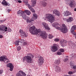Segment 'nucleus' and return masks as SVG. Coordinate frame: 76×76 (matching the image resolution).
I'll list each match as a JSON object with an SVG mask.
<instances>
[{"mask_svg": "<svg viewBox=\"0 0 76 76\" xmlns=\"http://www.w3.org/2000/svg\"><path fill=\"white\" fill-rule=\"evenodd\" d=\"M29 30L31 34L34 35V34L37 35L38 33H39V34H38L39 37L40 36L41 38H43V39L47 38V35H45V33H44L42 31H41L40 29H36L35 30V26H32L30 27Z\"/></svg>", "mask_w": 76, "mask_h": 76, "instance_id": "obj_1", "label": "nucleus"}, {"mask_svg": "<svg viewBox=\"0 0 76 76\" xmlns=\"http://www.w3.org/2000/svg\"><path fill=\"white\" fill-rule=\"evenodd\" d=\"M34 56L32 54H29L27 56H25L23 58V61H26L28 63H31L32 62V59L34 58Z\"/></svg>", "mask_w": 76, "mask_h": 76, "instance_id": "obj_2", "label": "nucleus"}, {"mask_svg": "<svg viewBox=\"0 0 76 76\" xmlns=\"http://www.w3.org/2000/svg\"><path fill=\"white\" fill-rule=\"evenodd\" d=\"M57 29L61 30V31L64 34H65L67 32V28L64 24L62 25L61 28L59 27H56Z\"/></svg>", "mask_w": 76, "mask_h": 76, "instance_id": "obj_3", "label": "nucleus"}, {"mask_svg": "<svg viewBox=\"0 0 76 76\" xmlns=\"http://www.w3.org/2000/svg\"><path fill=\"white\" fill-rule=\"evenodd\" d=\"M46 18L49 20L50 22L53 23V21L54 20L55 17L53 15L48 14H46Z\"/></svg>", "mask_w": 76, "mask_h": 76, "instance_id": "obj_4", "label": "nucleus"}, {"mask_svg": "<svg viewBox=\"0 0 76 76\" xmlns=\"http://www.w3.org/2000/svg\"><path fill=\"white\" fill-rule=\"evenodd\" d=\"M0 31H8V32H12V29L10 28H9L7 29V28L6 26L4 25H1L0 26Z\"/></svg>", "mask_w": 76, "mask_h": 76, "instance_id": "obj_5", "label": "nucleus"}, {"mask_svg": "<svg viewBox=\"0 0 76 76\" xmlns=\"http://www.w3.org/2000/svg\"><path fill=\"white\" fill-rule=\"evenodd\" d=\"M17 14L18 15H20V16H22L23 18L24 19H25L26 18V15L25 13V11H23L22 10H19L17 12Z\"/></svg>", "mask_w": 76, "mask_h": 76, "instance_id": "obj_6", "label": "nucleus"}, {"mask_svg": "<svg viewBox=\"0 0 76 76\" xmlns=\"http://www.w3.org/2000/svg\"><path fill=\"white\" fill-rule=\"evenodd\" d=\"M58 49V45L56 44H53L51 48V50L52 52H55Z\"/></svg>", "mask_w": 76, "mask_h": 76, "instance_id": "obj_7", "label": "nucleus"}, {"mask_svg": "<svg viewBox=\"0 0 76 76\" xmlns=\"http://www.w3.org/2000/svg\"><path fill=\"white\" fill-rule=\"evenodd\" d=\"M68 44L70 48H75L76 47V44L72 41H69L68 42Z\"/></svg>", "mask_w": 76, "mask_h": 76, "instance_id": "obj_8", "label": "nucleus"}, {"mask_svg": "<svg viewBox=\"0 0 76 76\" xmlns=\"http://www.w3.org/2000/svg\"><path fill=\"white\" fill-rule=\"evenodd\" d=\"M53 69H55V71L57 72H59L61 71V68L58 66L55 65H53Z\"/></svg>", "mask_w": 76, "mask_h": 76, "instance_id": "obj_9", "label": "nucleus"}, {"mask_svg": "<svg viewBox=\"0 0 76 76\" xmlns=\"http://www.w3.org/2000/svg\"><path fill=\"white\" fill-rule=\"evenodd\" d=\"M70 65L72 69H74V71L76 73V65L73 64V61H71L70 62Z\"/></svg>", "mask_w": 76, "mask_h": 76, "instance_id": "obj_10", "label": "nucleus"}, {"mask_svg": "<svg viewBox=\"0 0 76 76\" xmlns=\"http://www.w3.org/2000/svg\"><path fill=\"white\" fill-rule=\"evenodd\" d=\"M8 60V58H7V56H3L0 57V61H4Z\"/></svg>", "mask_w": 76, "mask_h": 76, "instance_id": "obj_11", "label": "nucleus"}, {"mask_svg": "<svg viewBox=\"0 0 76 76\" xmlns=\"http://www.w3.org/2000/svg\"><path fill=\"white\" fill-rule=\"evenodd\" d=\"M7 67H10V71H12L13 69V68L14 66H13V65L12 63H9L7 64Z\"/></svg>", "mask_w": 76, "mask_h": 76, "instance_id": "obj_12", "label": "nucleus"}, {"mask_svg": "<svg viewBox=\"0 0 76 76\" xmlns=\"http://www.w3.org/2000/svg\"><path fill=\"white\" fill-rule=\"evenodd\" d=\"M69 6L71 8L75 7V1L73 0L70 1L69 4Z\"/></svg>", "mask_w": 76, "mask_h": 76, "instance_id": "obj_13", "label": "nucleus"}, {"mask_svg": "<svg viewBox=\"0 0 76 76\" xmlns=\"http://www.w3.org/2000/svg\"><path fill=\"white\" fill-rule=\"evenodd\" d=\"M20 35L21 36H23V37H27V35L25 33V31H23L22 30H20Z\"/></svg>", "mask_w": 76, "mask_h": 76, "instance_id": "obj_14", "label": "nucleus"}, {"mask_svg": "<svg viewBox=\"0 0 76 76\" xmlns=\"http://www.w3.org/2000/svg\"><path fill=\"white\" fill-rule=\"evenodd\" d=\"M53 14L55 15L56 16H60V12L57 10H54L53 11Z\"/></svg>", "mask_w": 76, "mask_h": 76, "instance_id": "obj_15", "label": "nucleus"}, {"mask_svg": "<svg viewBox=\"0 0 76 76\" xmlns=\"http://www.w3.org/2000/svg\"><path fill=\"white\" fill-rule=\"evenodd\" d=\"M42 25L46 29H47V30H50V28H49V27H48V24H47L45 22H43L42 23Z\"/></svg>", "mask_w": 76, "mask_h": 76, "instance_id": "obj_16", "label": "nucleus"}, {"mask_svg": "<svg viewBox=\"0 0 76 76\" xmlns=\"http://www.w3.org/2000/svg\"><path fill=\"white\" fill-rule=\"evenodd\" d=\"M38 62L39 64H42L44 63V58L42 57H40L39 59Z\"/></svg>", "mask_w": 76, "mask_h": 76, "instance_id": "obj_17", "label": "nucleus"}, {"mask_svg": "<svg viewBox=\"0 0 76 76\" xmlns=\"http://www.w3.org/2000/svg\"><path fill=\"white\" fill-rule=\"evenodd\" d=\"M76 30V25H74L71 27V33H74L75 32V30Z\"/></svg>", "mask_w": 76, "mask_h": 76, "instance_id": "obj_18", "label": "nucleus"}, {"mask_svg": "<svg viewBox=\"0 0 76 76\" xmlns=\"http://www.w3.org/2000/svg\"><path fill=\"white\" fill-rule=\"evenodd\" d=\"M22 75L20 73H17L16 74V76H26V74L23 72V71H21Z\"/></svg>", "mask_w": 76, "mask_h": 76, "instance_id": "obj_19", "label": "nucleus"}, {"mask_svg": "<svg viewBox=\"0 0 76 76\" xmlns=\"http://www.w3.org/2000/svg\"><path fill=\"white\" fill-rule=\"evenodd\" d=\"M72 12L70 11H66L65 12L64 15L65 16H68L69 15H72Z\"/></svg>", "mask_w": 76, "mask_h": 76, "instance_id": "obj_20", "label": "nucleus"}, {"mask_svg": "<svg viewBox=\"0 0 76 76\" xmlns=\"http://www.w3.org/2000/svg\"><path fill=\"white\" fill-rule=\"evenodd\" d=\"M39 3L40 5L43 7H45L47 5V3L44 1H41Z\"/></svg>", "mask_w": 76, "mask_h": 76, "instance_id": "obj_21", "label": "nucleus"}, {"mask_svg": "<svg viewBox=\"0 0 76 76\" xmlns=\"http://www.w3.org/2000/svg\"><path fill=\"white\" fill-rule=\"evenodd\" d=\"M31 2V6L32 7H34L36 5V2H37V0H32Z\"/></svg>", "mask_w": 76, "mask_h": 76, "instance_id": "obj_22", "label": "nucleus"}, {"mask_svg": "<svg viewBox=\"0 0 76 76\" xmlns=\"http://www.w3.org/2000/svg\"><path fill=\"white\" fill-rule=\"evenodd\" d=\"M2 4H3L4 5H5L6 6H10V4L9 3H7V2L5 1V0H4L1 2Z\"/></svg>", "mask_w": 76, "mask_h": 76, "instance_id": "obj_23", "label": "nucleus"}, {"mask_svg": "<svg viewBox=\"0 0 76 76\" xmlns=\"http://www.w3.org/2000/svg\"><path fill=\"white\" fill-rule=\"evenodd\" d=\"M33 17L32 18V19H33V20L34 19V20H36V19H37L38 18V15H37L35 13H34L33 14Z\"/></svg>", "mask_w": 76, "mask_h": 76, "instance_id": "obj_24", "label": "nucleus"}, {"mask_svg": "<svg viewBox=\"0 0 76 76\" xmlns=\"http://www.w3.org/2000/svg\"><path fill=\"white\" fill-rule=\"evenodd\" d=\"M73 18L72 17H70L67 19L66 21L68 22H71L73 21Z\"/></svg>", "mask_w": 76, "mask_h": 76, "instance_id": "obj_25", "label": "nucleus"}, {"mask_svg": "<svg viewBox=\"0 0 76 76\" xmlns=\"http://www.w3.org/2000/svg\"><path fill=\"white\" fill-rule=\"evenodd\" d=\"M32 21H34V19L33 18L31 19H26V22L27 23H31V22H32Z\"/></svg>", "mask_w": 76, "mask_h": 76, "instance_id": "obj_26", "label": "nucleus"}, {"mask_svg": "<svg viewBox=\"0 0 76 76\" xmlns=\"http://www.w3.org/2000/svg\"><path fill=\"white\" fill-rule=\"evenodd\" d=\"M24 13H26L27 15H31V12L28 10H25L24 11Z\"/></svg>", "mask_w": 76, "mask_h": 76, "instance_id": "obj_27", "label": "nucleus"}, {"mask_svg": "<svg viewBox=\"0 0 76 76\" xmlns=\"http://www.w3.org/2000/svg\"><path fill=\"white\" fill-rule=\"evenodd\" d=\"M71 56V58L73 59L74 58H75L76 57V55L74 53H72L70 55Z\"/></svg>", "mask_w": 76, "mask_h": 76, "instance_id": "obj_28", "label": "nucleus"}, {"mask_svg": "<svg viewBox=\"0 0 76 76\" xmlns=\"http://www.w3.org/2000/svg\"><path fill=\"white\" fill-rule=\"evenodd\" d=\"M60 63V60H56L55 61V64L57 65H58Z\"/></svg>", "mask_w": 76, "mask_h": 76, "instance_id": "obj_29", "label": "nucleus"}, {"mask_svg": "<svg viewBox=\"0 0 76 76\" xmlns=\"http://www.w3.org/2000/svg\"><path fill=\"white\" fill-rule=\"evenodd\" d=\"M58 25V23H55L53 24L52 26L55 27V28H56V26H57Z\"/></svg>", "mask_w": 76, "mask_h": 76, "instance_id": "obj_30", "label": "nucleus"}, {"mask_svg": "<svg viewBox=\"0 0 76 76\" xmlns=\"http://www.w3.org/2000/svg\"><path fill=\"white\" fill-rule=\"evenodd\" d=\"M26 5V6H28L29 9L30 10L31 8H32V7L31 6V5H30V4H25Z\"/></svg>", "mask_w": 76, "mask_h": 76, "instance_id": "obj_31", "label": "nucleus"}, {"mask_svg": "<svg viewBox=\"0 0 76 76\" xmlns=\"http://www.w3.org/2000/svg\"><path fill=\"white\" fill-rule=\"evenodd\" d=\"M19 42H20L21 43H23V41H25L23 39H20L19 40H18Z\"/></svg>", "mask_w": 76, "mask_h": 76, "instance_id": "obj_32", "label": "nucleus"}, {"mask_svg": "<svg viewBox=\"0 0 76 76\" xmlns=\"http://www.w3.org/2000/svg\"><path fill=\"white\" fill-rule=\"evenodd\" d=\"M19 41L18 40V41L16 40V41H15V44L16 45H19Z\"/></svg>", "mask_w": 76, "mask_h": 76, "instance_id": "obj_33", "label": "nucleus"}, {"mask_svg": "<svg viewBox=\"0 0 76 76\" xmlns=\"http://www.w3.org/2000/svg\"><path fill=\"white\" fill-rule=\"evenodd\" d=\"M75 73V72L74 71H73L72 72V71H69L68 74L69 75H72V74H73V73Z\"/></svg>", "mask_w": 76, "mask_h": 76, "instance_id": "obj_34", "label": "nucleus"}, {"mask_svg": "<svg viewBox=\"0 0 76 76\" xmlns=\"http://www.w3.org/2000/svg\"><path fill=\"white\" fill-rule=\"evenodd\" d=\"M64 41L65 40H64L63 41H61V46L62 47H64Z\"/></svg>", "mask_w": 76, "mask_h": 76, "instance_id": "obj_35", "label": "nucleus"}, {"mask_svg": "<svg viewBox=\"0 0 76 76\" xmlns=\"http://www.w3.org/2000/svg\"><path fill=\"white\" fill-rule=\"evenodd\" d=\"M30 10L31 11V12H32V13H35V11L34 9V8H33L32 7L31 8Z\"/></svg>", "mask_w": 76, "mask_h": 76, "instance_id": "obj_36", "label": "nucleus"}, {"mask_svg": "<svg viewBox=\"0 0 76 76\" xmlns=\"http://www.w3.org/2000/svg\"><path fill=\"white\" fill-rule=\"evenodd\" d=\"M28 0H23V2L26 4H28Z\"/></svg>", "mask_w": 76, "mask_h": 76, "instance_id": "obj_37", "label": "nucleus"}, {"mask_svg": "<svg viewBox=\"0 0 76 76\" xmlns=\"http://www.w3.org/2000/svg\"><path fill=\"white\" fill-rule=\"evenodd\" d=\"M57 55H61V54H62V53H61V52H59V51H58V52H57L56 53Z\"/></svg>", "mask_w": 76, "mask_h": 76, "instance_id": "obj_38", "label": "nucleus"}, {"mask_svg": "<svg viewBox=\"0 0 76 76\" xmlns=\"http://www.w3.org/2000/svg\"><path fill=\"white\" fill-rule=\"evenodd\" d=\"M48 37L49 38H50V39H51V38L53 37V35H51L50 34H49L48 35Z\"/></svg>", "mask_w": 76, "mask_h": 76, "instance_id": "obj_39", "label": "nucleus"}, {"mask_svg": "<svg viewBox=\"0 0 76 76\" xmlns=\"http://www.w3.org/2000/svg\"><path fill=\"white\" fill-rule=\"evenodd\" d=\"M68 60H69V58H65L64 59V62H66V61H68Z\"/></svg>", "mask_w": 76, "mask_h": 76, "instance_id": "obj_40", "label": "nucleus"}, {"mask_svg": "<svg viewBox=\"0 0 76 76\" xmlns=\"http://www.w3.org/2000/svg\"><path fill=\"white\" fill-rule=\"evenodd\" d=\"M21 48L19 46L17 47V50L18 51H20V50Z\"/></svg>", "mask_w": 76, "mask_h": 76, "instance_id": "obj_41", "label": "nucleus"}, {"mask_svg": "<svg viewBox=\"0 0 76 76\" xmlns=\"http://www.w3.org/2000/svg\"><path fill=\"white\" fill-rule=\"evenodd\" d=\"M60 51L62 53H63V52H64V49L61 48L60 49Z\"/></svg>", "mask_w": 76, "mask_h": 76, "instance_id": "obj_42", "label": "nucleus"}, {"mask_svg": "<svg viewBox=\"0 0 76 76\" xmlns=\"http://www.w3.org/2000/svg\"><path fill=\"white\" fill-rule=\"evenodd\" d=\"M54 41L55 42H58L59 41V39L58 38H56L54 39Z\"/></svg>", "mask_w": 76, "mask_h": 76, "instance_id": "obj_43", "label": "nucleus"}, {"mask_svg": "<svg viewBox=\"0 0 76 76\" xmlns=\"http://www.w3.org/2000/svg\"><path fill=\"white\" fill-rule=\"evenodd\" d=\"M72 34H73V35H74L75 37V38L76 39V33L75 32L73 33H72Z\"/></svg>", "mask_w": 76, "mask_h": 76, "instance_id": "obj_44", "label": "nucleus"}, {"mask_svg": "<svg viewBox=\"0 0 76 76\" xmlns=\"http://www.w3.org/2000/svg\"><path fill=\"white\" fill-rule=\"evenodd\" d=\"M23 45H26V44H27V43H26V42H25V41H23Z\"/></svg>", "mask_w": 76, "mask_h": 76, "instance_id": "obj_45", "label": "nucleus"}, {"mask_svg": "<svg viewBox=\"0 0 76 76\" xmlns=\"http://www.w3.org/2000/svg\"><path fill=\"white\" fill-rule=\"evenodd\" d=\"M11 10H12L10 9L7 10V11L8 12V13H9V12H10V11H11Z\"/></svg>", "mask_w": 76, "mask_h": 76, "instance_id": "obj_46", "label": "nucleus"}, {"mask_svg": "<svg viewBox=\"0 0 76 76\" xmlns=\"http://www.w3.org/2000/svg\"><path fill=\"white\" fill-rule=\"evenodd\" d=\"M6 20V19H5L3 20H1V22H4V21H5V20Z\"/></svg>", "mask_w": 76, "mask_h": 76, "instance_id": "obj_47", "label": "nucleus"}, {"mask_svg": "<svg viewBox=\"0 0 76 76\" xmlns=\"http://www.w3.org/2000/svg\"><path fill=\"white\" fill-rule=\"evenodd\" d=\"M18 2L19 3H22V1H21L20 0H18Z\"/></svg>", "mask_w": 76, "mask_h": 76, "instance_id": "obj_48", "label": "nucleus"}, {"mask_svg": "<svg viewBox=\"0 0 76 76\" xmlns=\"http://www.w3.org/2000/svg\"><path fill=\"white\" fill-rule=\"evenodd\" d=\"M3 73V70H0V74H1Z\"/></svg>", "mask_w": 76, "mask_h": 76, "instance_id": "obj_49", "label": "nucleus"}, {"mask_svg": "<svg viewBox=\"0 0 76 76\" xmlns=\"http://www.w3.org/2000/svg\"><path fill=\"white\" fill-rule=\"evenodd\" d=\"M3 38V36L1 35H0V38Z\"/></svg>", "mask_w": 76, "mask_h": 76, "instance_id": "obj_50", "label": "nucleus"}, {"mask_svg": "<svg viewBox=\"0 0 76 76\" xmlns=\"http://www.w3.org/2000/svg\"><path fill=\"white\" fill-rule=\"evenodd\" d=\"M10 61H7V63H8L9 62H10Z\"/></svg>", "mask_w": 76, "mask_h": 76, "instance_id": "obj_51", "label": "nucleus"}, {"mask_svg": "<svg viewBox=\"0 0 76 76\" xmlns=\"http://www.w3.org/2000/svg\"><path fill=\"white\" fill-rule=\"evenodd\" d=\"M74 11H76V8H74Z\"/></svg>", "mask_w": 76, "mask_h": 76, "instance_id": "obj_52", "label": "nucleus"}, {"mask_svg": "<svg viewBox=\"0 0 76 76\" xmlns=\"http://www.w3.org/2000/svg\"><path fill=\"white\" fill-rule=\"evenodd\" d=\"M64 76H68V75H64Z\"/></svg>", "mask_w": 76, "mask_h": 76, "instance_id": "obj_53", "label": "nucleus"}, {"mask_svg": "<svg viewBox=\"0 0 76 76\" xmlns=\"http://www.w3.org/2000/svg\"><path fill=\"white\" fill-rule=\"evenodd\" d=\"M66 57H68H68H69V56H66Z\"/></svg>", "mask_w": 76, "mask_h": 76, "instance_id": "obj_54", "label": "nucleus"}, {"mask_svg": "<svg viewBox=\"0 0 76 76\" xmlns=\"http://www.w3.org/2000/svg\"><path fill=\"white\" fill-rule=\"evenodd\" d=\"M67 0V1H70V0Z\"/></svg>", "mask_w": 76, "mask_h": 76, "instance_id": "obj_55", "label": "nucleus"}, {"mask_svg": "<svg viewBox=\"0 0 76 76\" xmlns=\"http://www.w3.org/2000/svg\"><path fill=\"white\" fill-rule=\"evenodd\" d=\"M64 19H66V18H64Z\"/></svg>", "mask_w": 76, "mask_h": 76, "instance_id": "obj_56", "label": "nucleus"}, {"mask_svg": "<svg viewBox=\"0 0 76 76\" xmlns=\"http://www.w3.org/2000/svg\"><path fill=\"white\" fill-rule=\"evenodd\" d=\"M65 42H67V41H66Z\"/></svg>", "mask_w": 76, "mask_h": 76, "instance_id": "obj_57", "label": "nucleus"}, {"mask_svg": "<svg viewBox=\"0 0 76 76\" xmlns=\"http://www.w3.org/2000/svg\"><path fill=\"white\" fill-rule=\"evenodd\" d=\"M58 0V1H59V0Z\"/></svg>", "mask_w": 76, "mask_h": 76, "instance_id": "obj_58", "label": "nucleus"}, {"mask_svg": "<svg viewBox=\"0 0 76 76\" xmlns=\"http://www.w3.org/2000/svg\"><path fill=\"white\" fill-rule=\"evenodd\" d=\"M75 43H76V42H75Z\"/></svg>", "mask_w": 76, "mask_h": 76, "instance_id": "obj_59", "label": "nucleus"}]
</instances>
